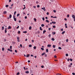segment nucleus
<instances>
[{
	"mask_svg": "<svg viewBox=\"0 0 75 75\" xmlns=\"http://www.w3.org/2000/svg\"><path fill=\"white\" fill-rule=\"evenodd\" d=\"M36 47H36V46H34L33 47V48H34V50H35L36 49Z\"/></svg>",
	"mask_w": 75,
	"mask_h": 75,
	"instance_id": "nucleus-24",
	"label": "nucleus"
},
{
	"mask_svg": "<svg viewBox=\"0 0 75 75\" xmlns=\"http://www.w3.org/2000/svg\"><path fill=\"white\" fill-rule=\"evenodd\" d=\"M19 28V26H18L16 28V29H18Z\"/></svg>",
	"mask_w": 75,
	"mask_h": 75,
	"instance_id": "nucleus-56",
	"label": "nucleus"
},
{
	"mask_svg": "<svg viewBox=\"0 0 75 75\" xmlns=\"http://www.w3.org/2000/svg\"><path fill=\"white\" fill-rule=\"evenodd\" d=\"M38 34H40V31H38Z\"/></svg>",
	"mask_w": 75,
	"mask_h": 75,
	"instance_id": "nucleus-41",
	"label": "nucleus"
},
{
	"mask_svg": "<svg viewBox=\"0 0 75 75\" xmlns=\"http://www.w3.org/2000/svg\"><path fill=\"white\" fill-rule=\"evenodd\" d=\"M49 37H51V34H50L49 35Z\"/></svg>",
	"mask_w": 75,
	"mask_h": 75,
	"instance_id": "nucleus-62",
	"label": "nucleus"
},
{
	"mask_svg": "<svg viewBox=\"0 0 75 75\" xmlns=\"http://www.w3.org/2000/svg\"><path fill=\"white\" fill-rule=\"evenodd\" d=\"M6 13H7V11H4V14H6Z\"/></svg>",
	"mask_w": 75,
	"mask_h": 75,
	"instance_id": "nucleus-11",
	"label": "nucleus"
},
{
	"mask_svg": "<svg viewBox=\"0 0 75 75\" xmlns=\"http://www.w3.org/2000/svg\"><path fill=\"white\" fill-rule=\"evenodd\" d=\"M46 21L47 23H49V21H48V20H46Z\"/></svg>",
	"mask_w": 75,
	"mask_h": 75,
	"instance_id": "nucleus-28",
	"label": "nucleus"
},
{
	"mask_svg": "<svg viewBox=\"0 0 75 75\" xmlns=\"http://www.w3.org/2000/svg\"><path fill=\"white\" fill-rule=\"evenodd\" d=\"M65 26L66 28H68V27H67V24L66 23H65Z\"/></svg>",
	"mask_w": 75,
	"mask_h": 75,
	"instance_id": "nucleus-5",
	"label": "nucleus"
},
{
	"mask_svg": "<svg viewBox=\"0 0 75 75\" xmlns=\"http://www.w3.org/2000/svg\"><path fill=\"white\" fill-rule=\"evenodd\" d=\"M23 33H27V31H23Z\"/></svg>",
	"mask_w": 75,
	"mask_h": 75,
	"instance_id": "nucleus-23",
	"label": "nucleus"
},
{
	"mask_svg": "<svg viewBox=\"0 0 75 75\" xmlns=\"http://www.w3.org/2000/svg\"><path fill=\"white\" fill-rule=\"evenodd\" d=\"M20 46L21 47V48H22L23 47V45L21 44L20 45Z\"/></svg>",
	"mask_w": 75,
	"mask_h": 75,
	"instance_id": "nucleus-21",
	"label": "nucleus"
},
{
	"mask_svg": "<svg viewBox=\"0 0 75 75\" xmlns=\"http://www.w3.org/2000/svg\"><path fill=\"white\" fill-rule=\"evenodd\" d=\"M29 47H32V45H29Z\"/></svg>",
	"mask_w": 75,
	"mask_h": 75,
	"instance_id": "nucleus-26",
	"label": "nucleus"
},
{
	"mask_svg": "<svg viewBox=\"0 0 75 75\" xmlns=\"http://www.w3.org/2000/svg\"><path fill=\"white\" fill-rule=\"evenodd\" d=\"M46 32V30H44L43 31V34H44Z\"/></svg>",
	"mask_w": 75,
	"mask_h": 75,
	"instance_id": "nucleus-17",
	"label": "nucleus"
},
{
	"mask_svg": "<svg viewBox=\"0 0 75 75\" xmlns=\"http://www.w3.org/2000/svg\"><path fill=\"white\" fill-rule=\"evenodd\" d=\"M2 51H4V47L2 48Z\"/></svg>",
	"mask_w": 75,
	"mask_h": 75,
	"instance_id": "nucleus-38",
	"label": "nucleus"
},
{
	"mask_svg": "<svg viewBox=\"0 0 75 75\" xmlns=\"http://www.w3.org/2000/svg\"><path fill=\"white\" fill-rule=\"evenodd\" d=\"M50 1L52 2H54V0H50Z\"/></svg>",
	"mask_w": 75,
	"mask_h": 75,
	"instance_id": "nucleus-55",
	"label": "nucleus"
},
{
	"mask_svg": "<svg viewBox=\"0 0 75 75\" xmlns=\"http://www.w3.org/2000/svg\"><path fill=\"white\" fill-rule=\"evenodd\" d=\"M61 31H63V29L62 28L61 29Z\"/></svg>",
	"mask_w": 75,
	"mask_h": 75,
	"instance_id": "nucleus-63",
	"label": "nucleus"
},
{
	"mask_svg": "<svg viewBox=\"0 0 75 75\" xmlns=\"http://www.w3.org/2000/svg\"><path fill=\"white\" fill-rule=\"evenodd\" d=\"M32 42L33 43L34 42V40H32Z\"/></svg>",
	"mask_w": 75,
	"mask_h": 75,
	"instance_id": "nucleus-47",
	"label": "nucleus"
},
{
	"mask_svg": "<svg viewBox=\"0 0 75 75\" xmlns=\"http://www.w3.org/2000/svg\"><path fill=\"white\" fill-rule=\"evenodd\" d=\"M53 12L54 13H56V11L55 10H53Z\"/></svg>",
	"mask_w": 75,
	"mask_h": 75,
	"instance_id": "nucleus-48",
	"label": "nucleus"
},
{
	"mask_svg": "<svg viewBox=\"0 0 75 75\" xmlns=\"http://www.w3.org/2000/svg\"><path fill=\"white\" fill-rule=\"evenodd\" d=\"M58 49H59V50H62V48L61 47H58Z\"/></svg>",
	"mask_w": 75,
	"mask_h": 75,
	"instance_id": "nucleus-19",
	"label": "nucleus"
},
{
	"mask_svg": "<svg viewBox=\"0 0 75 75\" xmlns=\"http://www.w3.org/2000/svg\"><path fill=\"white\" fill-rule=\"evenodd\" d=\"M47 47H51V45H47Z\"/></svg>",
	"mask_w": 75,
	"mask_h": 75,
	"instance_id": "nucleus-2",
	"label": "nucleus"
},
{
	"mask_svg": "<svg viewBox=\"0 0 75 75\" xmlns=\"http://www.w3.org/2000/svg\"><path fill=\"white\" fill-rule=\"evenodd\" d=\"M42 28L41 27H40V30H41V31H42V28Z\"/></svg>",
	"mask_w": 75,
	"mask_h": 75,
	"instance_id": "nucleus-20",
	"label": "nucleus"
},
{
	"mask_svg": "<svg viewBox=\"0 0 75 75\" xmlns=\"http://www.w3.org/2000/svg\"><path fill=\"white\" fill-rule=\"evenodd\" d=\"M47 15H48V14H49V12H47Z\"/></svg>",
	"mask_w": 75,
	"mask_h": 75,
	"instance_id": "nucleus-60",
	"label": "nucleus"
},
{
	"mask_svg": "<svg viewBox=\"0 0 75 75\" xmlns=\"http://www.w3.org/2000/svg\"><path fill=\"white\" fill-rule=\"evenodd\" d=\"M51 28H49L48 29L49 31H50V30H51Z\"/></svg>",
	"mask_w": 75,
	"mask_h": 75,
	"instance_id": "nucleus-44",
	"label": "nucleus"
},
{
	"mask_svg": "<svg viewBox=\"0 0 75 75\" xmlns=\"http://www.w3.org/2000/svg\"><path fill=\"white\" fill-rule=\"evenodd\" d=\"M4 30V26H3L2 27V30Z\"/></svg>",
	"mask_w": 75,
	"mask_h": 75,
	"instance_id": "nucleus-30",
	"label": "nucleus"
},
{
	"mask_svg": "<svg viewBox=\"0 0 75 75\" xmlns=\"http://www.w3.org/2000/svg\"><path fill=\"white\" fill-rule=\"evenodd\" d=\"M6 7H8V5H6Z\"/></svg>",
	"mask_w": 75,
	"mask_h": 75,
	"instance_id": "nucleus-37",
	"label": "nucleus"
},
{
	"mask_svg": "<svg viewBox=\"0 0 75 75\" xmlns=\"http://www.w3.org/2000/svg\"><path fill=\"white\" fill-rule=\"evenodd\" d=\"M41 68H43L44 67V66H41Z\"/></svg>",
	"mask_w": 75,
	"mask_h": 75,
	"instance_id": "nucleus-40",
	"label": "nucleus"
},
{
	"mask_svg": "<svg viewBox=\"0 0 75 75\" xmlns=\"http://www.w3.org/2000/svg\"><path fill=\"white\" fill-rule=\"evenodd\" d=\"M41 26L42 27H44V25L43 24H42L41 25Z\"/></svg>",
	"mask_w": 75,
	"mask_h": 75,
	"instance_id": "nucleus-35",
	"label": "nucleus"
},
{
	"mask_svg": "<svg viewBox=\"0 0 75 75\" xmlns=\"http://www.w3.org/2000/svg\"><path fill=\"white\" fill-rule=\"evenodd\" d=\"M20 16V14H19V13L17 15V17H18V16Z\"/></svg>",
	"mask_w": 75,
	"mask_h": 75,
	"instance_id": "nucleus-27",
	"label": "nucleus"
},
{
	"mask_svg": "<svg viewBox=\"0 0 75 75\" xmlns=\"http://www.w3.org/2000/svg\"><path fill=\"white\" fill-rule=\"evenodd\" d=\"M25 73H26V74H29V71H27L25 72Z\"/></svg>",
	"mask_w": 75,
	"mask_h": 75,
	"instance_id": "nucleus-13",
	"label": "nucleus"
},
{
	"mask_svg": "<svg viewBox=\"0 0 75 75\" xmlns=\"http://www.w3.org/2000/svg\"><path fill=\"white\" fill-rule=\"evenodd\" d=\"M41 49L42 50V51H44V49L42 47L41 48Z\"/></svg>",
	"mask_w": 75,
	"mask_h": 75,
	"instance_id": "nucleus-16",
	"label": "nucleus"
},
{
	"mask_svg": "<svg viewBox=\"0 0 75 75\" xmlns=\"http://www.w3.org/2000/svg\"><path fill=\"white\" fill-rule=\"evenodd\" d=\"M40 7V5H38L37 6V7L38 8H39V7Z\"/></svg>",
	"mask_w": 75,
	"mask_h": 75,
	"instance_id": "nucleus-31",
	"label": "nucleus"
},
{
	"mask_svg": "<svg viewBox=\"0 0 75 75\" xmlns=\"http://www.w3.org/2000/svg\"><path fill=\"white\" fill-rule=\"evenodd\" d=\"M36 4H38V1H37L36 2Z\"/></svg>",
	"mask_w": 75,
	"mask_h": 75,
	"instance_id": "nucleus-59",
	"label": "nucleus"
},
{
	"mask_svg": "<svg viewBox=\"0 0 75 75\" xmlns=\"http://www.w3.org/2000/svg\"><path fill=\"white\" fill-rule=\"evenodd\" d=\"M69 55H68V54H66V57H68V56Z\"/></svg>",
	"mask_w": 75,
	"mask_h": 75,
	"instance_id": "nucleus-29",
	"label": "nucleus"
},
{
	"mask_svg": "<svg viewBox=\"0 0 75 75\" xmlns=\"http://www.w3.org/2000/svg\"><path fill=\"white\" fill-rule=\"evenodd\" d=\"M65 33V31H64L62 33V34H64V33Z\"/></svg>",
	"mask_w": 75,
	"mask_h": 75,
	"instance_id": "nucleus-22",
	"label": "nucleus"
},
{
	"mask_svg": "<svg viewBox=\"0 0 75 75\" xmlns=\"http://www.w3.org/2000/svg\"><path fill=\"white\" fill-rule=\"evenodd\" d=\"M5 33H7V30H5Z\"/></svg>",
	"mask_w": 75,
	"mask_h": 75,
	"instance_id": "nucleus-49",
	"label": "nucleus"
},
{
	"mask_svg": "<svg viewBox=\"0 0 75 75\" xmlns=\"http://www.w3.org/2000/svg\"><path fill=\"white\" fill-rule=\"evenodd\" d=\"M55 45H53V47L54 48H55Z\"/></svg>",
	"mask_w": 75,
	"mask_h": 75,
	"instance_id": "nucleus-18",
	"label": "nucleus"
},
{
	"mask_svg": "<svg viewBox=\"0 0 75 75\" xmlns=\"http://www.w3.org/2000/svg\"><path fill=\"white\" fill-rule=\"evenodd\" d=\"M11 17H12V15L11 14H10L9 15V18H11Z\"/></svg>",
	"mask_w": 75,
	"mask_h": 75,
	"instance_id": "nucleus-9",
	"label": "nucleus"
},
{
	"mask_svg": "<svg viewBox=\"0 0 75 75\" xmlns=\"http://www.w3.org/2000/svg\"><path fill=\"white\" fill-rule=\"evenodd\" d=\"M16 11H15L14 12V15H16Z\"/></svg>",
	"mask_w": 75,
	"mask_h": 75,
	"instance_id": "nucleus-36",
	"label": "nucleus"
},
{
	"mask_svg": "<svg viewBox=\"0 0 75 75\" xmlns=\"http://www.w3.org/2000/svg\"><path fill=\"white\" fill-rule=\"evenodd\" d=\"M57 16H54L53 17V18H57Z\"/></svg>",
	"mask_w": 75,
	"mask_h": 75,
	"instance_id": "nucleus-53",
	"label": "nucleus"
},
{
	"mask_svg": "<svg viewBox=\"0 0 75 75\" xmlns=\"http://www.w3.org/2000/svg\"><path fill=\"white\" fill-rule=\"evenodd\" d=\"M52 40V41H54L55 40V39H54V38H52L51 39Z\"/></svg>",
	"mask_w": 75,
	"mask_h": 75,
	"instance_id": "nucleus-15",
	"label": "nucleus"
},
{
	"mask_svg": "<svg viewBox=\"0 0 75 75\" xmlns=\"http://www.w3.org/2000/svg\"><path fill=\"white\" fill-rule=\"evenodd\" d=\"M66 42H68V39H67L66 40Z\"/></svg>",
	"mask_w": 75,
	"mask_h": 75,
	"instance_id": "nucleus-52",
	"label": "nucleus"
},
{
	"mask_svg": "<svg viewBox=\"0 0 75 75\" xmlns=\"http://www.w3.org/2000/svg\"><path fill=\"white\" fill-rule=\"evenodd\" d=\"M31 28H32L31 27V26H30L29 27V29L30 30H31Z\"/></svg>",
	"mask_w": 75,
	"mask_h": 75,
	"instance_id": "nucleus-6",
	"label": "nucleus"
},
{
	"mask_svg": "<svg viewBox=\"0 0 75 75\" xmlns=\"http://www.w3.org/2000/svg\"><path fill=\"white\" fill-rule=\"evenodd\" d=\"M52 34L53 35H55V32H53Z\"/></svg>",
	"mask_w": 75,
	"mask_h": 75,
	"instance_id": "nucleus-32",
	"label": "nucleus"
},
{
	"mask_svg": "<svg viewBox=\"0 0 75 75\" xmlns=\"http://www.w3.org/2000/svg\"><path fill=\"white\" fill-rule=\"evenodd\" d=\"M67 61H68V62H69V59H67Z\"/></svg>",
	"mask_w": 75,
	"mask_h": 75,
	"instance_id": "nucleus-57",
	"label": "nucleus"
},
{
	"mask_svg": "<svg viewBox=\"0 0 75 75\" xmlns=\"http://www.w3.org/2000/svg\"><path fill=\"white\" fill-rule=\"evenodd\" d=\"M45 52H44L43 53H42V56H43L44 55H45Z\"/></svg>",
	"mask_w": 75,
	"mask_h": 75,
	"instance_id": "nucleus-4",
	"label": "nucleus"
},
{
	"mask_svg": "<svg viewBox=\"0 0 75 75\" xmlns=\"http://www.w3.org/2000/svg\"><path fill=\"white\" fill-rule=\"evenodd\" d=\"M46 52H48V49H46Z\"/></svg>",
	"mask_w": 75,
	"mask_h": 75,
	"instance_id": "nucleus-8",
	"label": "nucleus"
},
{
	"mask_svg": "<svg viewBox=\"0 0 75 75\" xmlns=\"http://www.w3.org/2000/svg\"><path fill=\"white\" fill-rule=\"evenodd\" d=\"M68 67H69V68H71V65H69Z\"/></svg>",
	"mask_w": 75,
	"mask_h": 75,
	"instance_id": "nucleus-46",
	"label": "nucleus"
},
{
	"mask_svg": "<svg viewBox=\"0 0 75 75\" xmlns=\"http://www.w3.org/2000/svg\"><path fill=\"white\" fill-rule=\"evenodd\" d=\"M17 40H20V38L19 37H17Z\"/></svg>",
	"mask_w": 75,
	"mask_h": 75,
	"instance_id": "nucleus-25",
	"label": "nucleus"
},
{
	"mask_svg": "<svg viewBox=\"0 0 75 75\" xmlns=\"http://www.w3.org/2000/svg\"><path fill=\"white\" fill-rule=\"evenodd\" d=\"M54 58H57V56L55 55V56H54Z\"/></svg>",
	"mask_w": 75,
	"mask_h": 75,
	"instance_id": "nucleus-43",
	"label": "nucleus"
},
{
	"mask_svg": "<svg viewBox=\"0 0 75 75\" xmlns=\"http://www.w3.org/2000/svg\"><path fill=\"white\" fill-rule=\"evenodd\" d=\"M72 17H73V18L74 19H75V15H72Z\"/></svg>",
	"mask_w": 75,
	"mask_h": 75,
	"instance_id": "nucleus-3",
	"label": "nucleus"
},
{
	"mask_svg": "<svg viewBox=\"0 0 75 75\" xmlns=\"http://www.w3.org/2000/svg\"><path fill=\"white\" fill-rule=\"evenodd\" d=\"M70 60L71 61H72V59H70Z\"/></svg>",
	"mask_w": 75,
	"mask_h": 75,
	"instance_id": "nucleus-45",
	"label": "nucleus"
},
{
	"mask_svg": "<svg viewBox=\"0 0 75 75\" xmlns=\"http://www.w3.org/2000/svg\"><path fill=\"white\" fill-rule=\"evenodd\" d=\"M10 49H11H11H12V46H10Z\"/></svg>",
	"mask_w": 75,
	"mask_h": 75,
	"instance_id": "nucleus-34",
	"label": "nucleus"
},
{
	"mask_svg": "<svg viewBox=\"0 0 75 75\" xmlns=\"http://www.w3.org/2000/svg\"><path fill=\"white\" fill-rule=\"evenodd\" d=\"M27 18V16H25V19H26Z\"/></svg>",
	"mask_w": 75,
	"mask_h": 75,
	"instance_id": "nucleus-58",
	"label": "nucleus"
},
{
	"mask_svg": "<svg viewBox=\"0 0 75 75\" xmlns=\"http://www.w3.org/2000/svg\"><path fill=\"white\" fill-rule=\"evenodd\" d=\"M67 17H69V14L67 15Z\"/></svg>",
	"mask_w": 75,
	"mask_h": 75,
	"instance_id": "nucleus-61",
	"label": "nucleus"
},
{
	"mask_svg": "<svg viewBox=\"0 0 75 75\" xmlns=\"http://www.w3.org/2000/svg\"><path fill=\"white\" fill-rule=\"evenodd\" d=\"M20 33H21L20 31H18V34H20Z\"/></svg>",
	"mask_w": 75,
	"mask_h": 75,
	"instance_id": "nucleus-39",
	"label": "nucleus"
},
{
	"mask_svg": "<svg viewBox=\"0 0 75 75\" xmlns=\"http://www.w3.org/2000/svg\"><path fill=\"white\" fill-rule=\"evenodd\" d=\"M53 28H55V25L53 26Z\"/></svg>",
	"mask_w": 75,
	"mask_h": 75,
	"instance_id": "nucleus-64",
	"label": "nucleus"
},
{
	"mask_svg": "<svg viewBox=\"0 0 75 75\" xmlns=\"http://www.w3.org/2000/svg\"><path fill=\"white\" fill-rule=\"evenodd\" d=\"M15 52H16V53H17V50H15Z\"/></svg>",
	"mask_w": 75,
	"mask_h": 75,
	"instance_id": "nucleus-33",
	"label": "nucleus"
},
{
	"mask_svg": "<svg viewBox=\"0 0 75 75\" xmlns=\"http://www.w3.org/2000/svg\"><path fill=\"white\" fill-rule=\"evenodd\" d=\"M20 74V73L19 72H18L17 74V75H18Z\"/></svg>",
	"mask_w": 75,
	"mask_h": 75,
	"instance_id": "nucleus-51",
	"label": "nucleus"
},
{
	"mask_svg": "<svg viewBox=\"0 0 75 75\" xmlns=\"http://www.w3.org/2000/svg\"><path fill=\"white\" fill-rule=\"evenodd\" d=\"M30 56V54H27V55H26V57L27 58H28V57H29Z\"/></svg>",
	"mask_w": 75,
	"mask_h": 75,
	"instance_id": "nucleus-7",
	"label": "nucleus"
},
{
	"mask_svg": "<svg viewBox=\"0 0 75 75\" xmlns=\"http://www.w3.org/2000/svg\"><path fill=\"white\" fill-rule=\"evenodd\" d=\"M41 9H42V10H44V11H45V7H44L43 8H42Z\"/></svg>",
	"mask_w": 75,
	"mask_h": 75,
	"instance_id": "nucleus-1",
	"label": "nucleus"
},
{
	"mask_svg": "<svg viewBox=\"0 0 75 75\" xmlns=\"http://www.w3.org/2000/svg\"><path fill=\"white\" fill-rule=\"evenodd\" d=\"M15 17V15H13V19H16V18Z\"/></svg>",
	"mask_w": 75,
	"mask_h": 75,
	"instance_id": "nucleus-12",
	"label": "nucleus"
},
{
	"mask_svg": "<svg viewBox=\"0 0 75 75\" xmlns=\"http://www.w3.org/2000/svg\"><path fill=\"white\" fill-rule=\"evenodd\" d=\"M52 23L53 24H56V22H54V21H53V22H52Z\"/></svg>",
	"mask_w": 75,
	"mask_h": 75,
	"instance_id": "nucleus-14",
	"label": "nucleus"
},
{
	"mask_svg": "<svg viewBox=\"0 0 75 75\" xmlns=\"http://www.w3.org/2000/svg\"><path fill=\"white\" fill-rule=\"evenodd\" d=\"M11 27L10 26H9L8 27V29H11Z\"/></svg>",
	"mask_w": 75,
	"mask_h": 75,
	"instance_id": "nucleus-10",
	"label": "nucleus"
},
{
	"mask_svg": "<svg viewBox=\"0 0 75 75\" xmlns=\"http://www.w3.org/2000/svg\"><path fill=\"white\" fill-rule=\"evenodd\" d=\"M46 27L47 28H48V27H49L48 26V25H46Z\"/></svg>",
	"mask_w": 75,
	"mask_h": 75,
	"instance_id": "nucleus-42",
	"label": "nucleus"
},
{
	"mask_svg": "<svg viewBox=\"0 0 75 75\" xmlns=\"http://www.w3.org/2000/svg\"><path fill=\"white\" fill-rule=\"evenodd\" d=\"M14 5V4H12L11 5V7H13V6Z\"/></svg>",
	"mask_w": 75,
	"mask_h": 75,
	"instance_id": "nucleus-54",
	"label": "nucleus"
},
{
	"mask_svg": "<svg viewBox=\"0 0 75 75\" xmlns=\"http://www.w3.org/2000/svg\"><path fill=\"white\" fill-rule=\"evenodd\" d=\"M72 75H75V73H72Z\"/></svg>",
	"mask_w": 75,
	"mask_h": 75,
	"instance_id": "nucleus-50",
	"label": "nucleus"
}]
</instances>
